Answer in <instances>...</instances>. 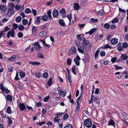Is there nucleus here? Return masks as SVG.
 <instances>
[{
	"mask_svg": "<svg viewBox=\"0 0 128 128\" xmlns=\"http://www.w3.org/2000/svg\"><path fill=\"white\" fill-rule=\"evenodd\" d=\"M81 44V45L78 48V50L80 53L83 54L84 52H86L87 50L86 47L83 43H82Z\"/></svg>",
	"mask_w": 128,
	"mask_h": 128,
	"instance_id": "1",
	"label": "nucleus"
},
{
	"mask_svg": "<svg viewBox=\"0 0 128 128\" xmlns=\"http://www.w3.org/2000/svg\"><path fill=\"white\" fill-rule=\"evenodd\" d=\"M84 123L85 126L88 128H90L92 125V121L89 118L86 119L84 121Z\"/></svg>",
	"mask_w": 128,
	"mask_h": 128,
	"instance_id": "2",
	"label": "nucleus"
},
{
	"mask_svg": "<svg viewBox=\"0 0 128 128\" xmlns=\"http://www.w3.org/2000/svg\"><path fill=\"white\" fill-rule=\"evenodd\" d=\"M15 35L14 31L13 29L9 31L7 34V37L9 38L10 37V36L12 38H14Z\"/></svg>",
	"mask_w": 128,
	"mask_h": 128,
	"instance_id": "3",
	"label": "nucleus"
},
{
	"mask_svg": "<svg viewBox=\"0 0 128 128\" xmlns=\"http://www.w3.org/2000/svg\"><path fill=\"white\" fill-rule=\"evenodd\" d=\"M34 46L35 50L38 51H40L42 48L39 44V42H36L34 43Z\"/></svg>",
	"mask_w": 128,
	"mask_h": 128,
	"instance_id": "4",
	"label": "nucleus"
},
{
	"mask_svg": "<svg viewBox=\"0 0 128 128\" xmlns=\"http://www.w3.org/2000/svg\"><path fill=\"white\" fill-rule=\"evenodd\" d=\"M82 42L83 43V44H84V46H88L89 48H91L92 46L89 42L87 40H86L85 38L84 37H83Z\"/></svg>",
	"mask_w": 128,
	"mask_h": 128,
	"instance_id": "5",
	"label": "nucleus"
},
{
	"mask_svg": "<svg viewBox=\"0 0 128 128\" xmlns=\"http://www.w3.org/2000/svg\"><path fill=\"white\" fill-rule=\"evenodd\" d=\"M80 59V58L78 55L76 56V58L74 59V61L75 62L77 66H78L80 65V63L79 61Z\"/></svg>",
	"mask_w": 128,
	"mask_h": 128,
	"instance_id": "6",
	"label": "nucleus"
},
{
	"mask_svg": "<svg viewBox=\"0 0 128 128\" xmlns=\"http://www.w3.org/2000/svg\"><path fill=\"white\" fill-rule=\"evenodd\" d=\"M76 48L74 46L72 47L70 49L68 54L69 56H70L71 54L75 53L76 52Z\"/></svg>",
	"mask_w": 128,
	"mask_h": 128,
	"instance_id": "7",
	"label": "nucleus"
},
{
	"mask_svg": "<svg viewBox=\"0 0 128 128\" xmlns=\"http://www.w3.org/2000/svg\"><path fill=\"white\" fill-rule=\"evenodd\" d=\"M40 41L42 43L44 46H45L44 47L45 48V49H48L50 47V46L49 44H46L44 40H41Z\"/></svg>",
	"mask_w": 128,
	"mask_h": 128,
	"instance_id": "8",
	"label": "nucleus"
},
{
	"mask_svg": "<svg viewBox=\"0 0 128 128\" xmlns=\"http://www.w3.org/2000/svg\"><path fill=\"white\" fill-rule=\"evenodd\" d=\"M58 92L60 96H64L66 94V92L65 90L62 91V90H58Z\"/></svg>",
	"mask_w": 128,
	"mask_h": 128,
	"instance_id": "9",
	"label": "nucleus"
},
{
	"mask_svg": "<svg viewBox=\"0 0 128 128\" xmlns=\"http://www.w3.org/2000/svg\"><path fill=\"white\" fill-rule=\"evenodd\" d=\"M15 12V10L12 8H9L8 9V12L7 14H10V15H12L14 14Z\"/></svg>",
	"mask_w": 128,
	"mask_h": 128,
	"instance_id": "10",
	"label": "nucleus"
},
{
	"mask_svg": "<svg viewBox=\"0 0 128 128\" xmlns=\"http://www.w3.org/2000/svg\"><path fill=\"white\" fill-rule=\"evenodd\" d=\"M19 107L20 110L21 111H23L26 109L25 105L22 103H20L19 104Z\"/></svg>",
	"mask_w": 128,
	"mask_h": 128,
	"instance_id": "11",
	"label": "nucleus"
},
{
	"mask_svg": "<svg viewBox=\"0 0 128 128\" xmlns=\"http://www.w3.org/2000/svg\"><path fill=\"white\" fill-rule=\"evenodd\" d=\"M53 16L55 18L57 17L58 15V12L57 10H54L52 13Z\"/></svg>",
	"mask_w": 128,
	"mask_h": 128,
	"instance_id": "12",
	"label": "nucleus"
},
{
	"mask_svg": "<svg viewBox=\"0 0 128 128\" xmlns=\"http://www.w3.org/2000/svg\"><path fill=\"white\" fill-rule=\"evenodd\" d=\"M29 63L30 64L32 65H34L37 66H39L40 64V63L38 62H30Z\"/></svg>",
	"mask_w": 128,
	"mask_h": 128,
	"instance_id": "13",
	"label": "nucleus"
},
{
	"mask_svg": "<svg viewBox=\"0 0 128 128\" xmlns=\"http://www.w3.org/2000/svg\"><path fill=\"white\" fill-rule=\"evenodd\" d=\"M2 6L0 8V10L2 12L4 13L6 12L7 10V8L3 4H2Z\"/></svg>",
	"mask_w": 128,
	"mask_h": 128,
	"instance_id": "14",
	"label": "nucleus"
},
{
	"mask_svg": "<svg viewBox=\"0 0 128 128\" xmlns=\"http://www.w3.org/2000/svg\"><path fill=\"white\" fill-rule=\"evenodd\" d=\"M121 60L122 61L123 60H126L128 58V56L125 54H123L121 56Z\"/></svg>",
	"mask_w": 128,
	"mask_h": 128,
	"instance_id": "15",
	"label": "nucleus"
},
{
	"mask_svg": "<svg viewBox=\"0 0 128 128\" xmlns=\"http://www.w3.org/2000/svg\"><path fill=\"white\" fill-rule=\"evenodd\" d=\"M58 20L59 24L60 25L62 26H65L66 24L63 19H60Z\"/></svg>",
	"mask_w": 128,
	"mask_h": 128,
	"instance_id": "16",
	"label": "nucleus"
},
{
	"mask_svg": "<svg viewBox=\"0 0 128 128\" xmlns=\"http://www.w3.org/2000/svg\"><path fill=\"white\" fill-rule=\"evenodd\" d=\"M80 109V106H79V103H78L76 105V108L74 110V112L76 114L77 113L79 110Z\"/></svg>",
	"mask_w": 128,
	"mask_h": 128,
	"instance_id": "17",
	"label": "nucleus"
},
{
	"mask_svg": "<svg viewBox=\"0 0 128 128\" xmlns=\"http://www.w3.org/2000/svg\"><path fill=\"white\" fill-rule=\"evenodd\" d=\"M42 20L44 22H46L48 19V17L46 15H44L42 16L41 17Z\"/></svg>",
	"mask_w": 128,
	"mask_h": 128,
	"instance_id": "18",
	"label": "nucleus"
},
{
	"mask_svg": "<svg viewBox=\"0 0 128 128\" xmlns=\"http://www.w3.org/2000/svg\"><path fill=\"white\" fill-rule=\"evenodd\" d=\"M77 68H78L76 67L75 66H73L71 69L72 72L75 75H76V73L75 72V70H76Z\"/></svg>",
	"mask_w": 128,
	"mask_h": 128,
	"instance_id": "19",
	"label": "nucleus"
},
{
	"mask_svg": "<svg viewBox=\"0 0 128 128\" xmlns=\"http://www.w3.org/2000/svg\"><path fill=\"white\" fill-rule=\"evenodd\" d=\"M80 6L78 4L75 3L74 4V10H78L80 8Z\"/></svg>",
	"mask_w": 128,
	"mask_h": 128,
	"instance_id": "20",
	"label": "nucleus"
},
{
	"mask_svg": "<svg viewBox=\"0 0 128 128\" xmlns=\"http://www.w3.org/2000/svg\"><path fill=\"white\" fill-rule=\"evenodd\" d=\"M122 114L124 119L126 120L128 119V115L126 113L123 112H122Z\"/></svg>",
	"mask_w": 128,
	"mask_h": 128,
	"instance_id": "21",
	"label": "nucleus"
},
{
	"mask_svg": "<svg viewBox=\"0 0 128 128\" xmlns=\"http://www.w3.org/2000/svg\"><path fill=\"white\" fill-rule=\"evenodd\" d=\"M102 49L103 50L108 48L111 49L112 48V47L110 46L108 44L104 45L102 47Z\"/></svg>",
	"mask_w": 128,
	"mask_h": 128,
	"instance_id": "22",
	"label": "nucleus"
},
{
	"mask_svg": "<svg viewBox=\"0 0 128 128\" xmlns=\"http://www.w3.org/2000/svg\"><path fill=\"white\" fill-rule=\"evenodd\" d=\"M8 6L10 8H12L14 9V5L13 3L10 2L8 4Z\"/></svg>",
	"mask_w": 128,
	"mask_h": 128,
	"instance_id": "23",
	"label": "nucleus"
},
{
	"mask_svg": "<svg viewBox=\"0 0 128 128\" xmlns=\"http://www.w3.org/2000/svg\"><path fill=\"white\" fill-rule=\"evenodd\" d=\"M16 57L14 56H12L11 57L8 59V60L9 61L12 62L15 61L16 60Z\"/></svg>",
	"mask_w": 128,
	"mask_h": 128,
	"instance_id": "24",
	"label": "nucleus"
},
{
	"mask_svg": "<svg viewBox=\"0 0 128 128\" xmlns=\"http://www.w3.org/2000/svg\"><path fill=\"white\" fill-rule=\"evenodd\" d=\"M96 30V28H93L91 29L88 32L90 34V35H92L94 32H95Z\"/></svg>",
	"mask_w": 128,
	"mask_h": 128,
	"instance_id": "25",
	"label": "nucleus"
},
{
	"mask_svg": "<svg viewBox=\"0 0 128 128\" xmlns=\"http://www.w3.org/2000/svg\"><path fill=\"white\" fill-rule=\"evenodd\" d=\"M20 75L21 78H24L25 76V73L23 71H21L20 72Z\"/></svg>",
	"mask_w": 128,
	"mask_h": 128,
	"instance_id": "26",
	"label": "nucleus"
},
{
	"mask_svg": "<svg viewBox=\"0 0 128 128\" xmlns=\"http://www.w3.org/2000/svg\"><path fill=\"white\" fill-rule=\"evenodd\" d=\"M118 39L116 38H112V44L114 45L118 43Z\"/></svg>",
	"mask_w": 128,
	"mask_h": 128,
	"instance_id": "27",
	"label": "nucleus"
},
{
	"mask_svg": "<svg viewBox=\"0 0 128 128\" xmlns=\"http://www.w3.org/2000/svg\"><path fill=\"white\" fill-rule=\"evenodd\" d=\"M100 52V50H97L95 53L94 54V58L95 59H96L98 58V54Z\"/></svg>",
	"mask_w": 128,
	"mask_h": 128,
	"instance_id": "28",
	"label": "nucleus"
},
{
	"mask_svg": "<svg viewBox=\"0 0 128 128\" xmlns=\"http://www.w3.org/2000/svg\"><path fill=\"white\" fill-rule=\"evenodd\" d=\"M32 33H33L35 34L36 32L37 31L36 28V26H33L32 27Z\"/></svg>",
	"mask_w": 128,
	"mask_h": 128,
	"instance_id": "29",
	"label": "nucleus"
},
{
	"mask_svg": "<svg viewBox=\"0 0 128 128\" xmlns=\"http://www.w3.org/2000/svg\"><path fill=\"white\" fill-rule=\"evenodd\" d=\"M22 20V17L20 16H18L16 17V22H20Z\"/></svg>",
	"mask_w": 128,
	"mask_h": 128,
	"instance_id": "30",
	"label": "nucleus"
},
{
	"mask_svg": "<svg viewBox=\"0 0 128 128\" xmlns=\"http://www.w3.org/2000/svg\"><path fill=\"white\" fill-rule=\"evenodd\" d=\"M1 89L2 91L4 92L7 94L9 93L10 92V90H8V88H1Z\"/></svg>",
	"mask_w": 128,
	"mask_h": 128,
	"instance_id": "31",
	"label": "nucleus"
},
{
	"mask_svg": "<svg viewBox=\"0 0 128 128\" xmlns=\"http://www.w3.org/2000/svg\"><path fill=\"white\" fill-rule=\"evenodd\" d=\"M75 44L77 45V47H78L80 46L81 45V44L82 43H81L80 42H79L77 40H76L75 41Z\"/></svg>",
	"mask_w": 128,
	"mask_h": 128,
	"instance_id": "32",
	"label": "nucleus"
},
{
	"mask_svg": "<svg viewBox=\"0 0 128 128\" xmlns=\"http://www.w3.org/2000/svg\"><path fill=\"white\" fill-rule=\"evenodd\" d=\"M24 27L22 25H20L18 26V28L20 31L23 30L24 29Z\"/></svg>",
	"mask_w": 128,
	"mask_h": 128,
	"instance_id": "33",
	"label": "nucleus"
},
{
	"mask_svg": "<svg viewBox=\"0 0 128 128\" xmlns=\"http://www.w3.org/2000/svg\"><path fill=\"white\" fill-rule=\"evenodd\" d=\"M41 18L40 16L37 17L36 18L35 22L37 24H38L40 23V20H41Z\"/></svg>",
	"mask_w": 128,
	"mask_h": 128,
	"instance_id": "34",
	"label": "nucleus"
},
{
	"mask_svg": "<svg viewBox=\"0 0 128 128\" xmlns=\"http://www.w3.org/2000/svg\"><path fill=\"white\" fill-rule=\"evenodd\" d=\"M60 14L62 15H64L66 13V11L64 8H62L60 11Z\"/></svg>",
	"mask_w": 128,
	"mask_h": 128,
	"instance_id": "35",
	"label": "nucleus"
},
{
	"mask_svg": "<svg viewBox=\"0 0 128 128\" xmlns=\"http://www.w3.org/2000/svg\"><path fill=\"white\" fill-rule=\"evenodd\" d=\"M6 33L4 31L2 30L0 32V39L2 37H4V36L5 35Z\"/></svg>",
	"mask_w": 128,
	"mask_h": 128,
	"instance_id": "36",
	"label": "nucleus"
},
{
	"mask_svg": "<svg viewBox=\"0 0 128 128\" xmlns=\"http://www.w3.org/2000/svg\"><path fill=\"white\" fill-rule=\"evenodd\" d=\"M6 112L8 114H11L12 112V111L10 107L8 106Z\"/></svg>",
	"mask_w": 128,
	"mask_h": 128,
	"instance_id": "37",
	"label": "nucleus"
},
{
	"mask_svg": "<svg viewBox=\"0 0 128 128\" xmlns=\"http://www.w3.org/2000/svg\"><path fill=\"white\" fill-rule=\"evenodd\" d=\"M84 53L85 54V59L86 60H87L89 58V56L88 54L87 53V51H86V52H84Z\"/></svg>",
	"mask_w": 128,
	"mask_h": 128,
	"instance_id": "38",
	"label": "nucleus"
},
{
	"mask_svg": "<svg viewBox=\"0 0 128 128\" xmlns=\"http://www.w3.org/2000/svg\"><path fill=\"white\" fill-rule=\"evenodd\" d=\"M72 60L70 58H68L67 60V64L68 65H70L71 64Z\"/></svg>",
	"mask_w": 128,
	"mask_h": 128,
	"instance_id": "39",
	"label": "nucleus"
},
{
	"mask_svg": "<svg viewBox=\"0 0 128 128\" xmlns=\"http://www.w3.org/2000/svg\"><path fill=\"white\" fill-rule=\"evenodd\" d=\"M22 24L23 25H26L28 23V21L26 19H24L22 21Z\"/></svg>",
	"mask_w": 128,
	"mask_h": 128,
	"instance_id": "40",
	"label": "nucleus"
},
{
	"mask_svg": "<svg viewBox=\"0 0 128 128\" xmlns=\"http://www.w3.org/2000/svg\"><path fill=\"white\" fill-rule=\"evenodd\" d=\"M110 25L108 23L105 24L104 25V28L106 29H109L110 28Z\"/></svg>",
	"mask_w": 128,
	"mask_h": 128,
	"instance_id": "41",
	"label": "nucleus"
},
{
	"mask_svg": "<svg viewBox=\"0 0 128 128\" xmlns=\"http://www.w3.org/2000/svg\"><path fill=\"white\" fill-rule=\"evenodd\" d=\"M42 76L44 78H46L48 77V74L47 72H45L43 74Z\"/></svg>",
	"mask_w": 128,
	"mask_h": 128,
	"instance_id": "42",
	"label": "nucleus"
},
{
	"mask_svg": "<svg viewBox=\"0 0 128 128\" xmlns=\"http://www.w3.org/2000/svg\"><path fill=\"white\" fill-rule=\"evenodd\" d=\"M112 35L111 34H108L107 36V40L108 41H110L112 38Z\"/></svg>",
	"mask_w": 128,
	"mask_h": 128,
	"instance_id": "43",
	"label": "nucleus"
},
{
	"mask_svg": "<svg viewBox=\"0 0 128 128\" xmlns=\"http://www.w3.org/2000/svg\"><path fill=\"white\" fill-rule=\"evenodd\" d=\"M115 67L116 70H120L122 69V67L121 66H118L117 65H116L114 66Z\"/></svg>",
	"mask_w": 128,
	"mask_h": 128,
	"instance_id": "44",
	"label": "nucleus"
},
{
	"mask_svg": "<svg viewBox=\"0 0 128 128\" xmlns=\"http://www.w3.org/2000/svg\"><path fill=\"white\" fill-rule=\"evenodd\" d=\"M118 19L116 17L112 20V23H117L118 22Z\"/></svg>",
	"mask_w": 128,
	"mask_h": 128,
	"instance_id": "45",
	"label": "nucleus"
},
{
	"mask_svg": "<svg viewBox=\"0 0 128 128\" xmlns=\"http://www.w3.org/2000/svg\"><path fill=\"white\" fill-rule=\"evenodd\" d=\"M66 17L68 19L70 22V20L72 18V14H69L67 15Z\"/></svg>",
	"mask_w": 128,
	"mask_h": 128,
	"instance_id": "46",
	"label": "nucleus"
},
{
	"mask_svg": "<svg viewBox=\"0 0 128 128\" xmlns=\"http://www.w3.org/2000/svg\"><path fill=\"white\" fill-rule=\"evenodd\" d=\"M122 47L124 48H126L128 46V44L127 43L124 42L122 44Z\"/></svg>",
	"mask_w": 128,
	"mask_h": 128,
	"instance_id": "47",
	"label": "nucleus"
},
{
	"mask_svg": "<svg viewBox=\"0 0 128 128\" xmlns=\"http://www.w3.org/2000/svg\"><path fill=\"white\" fill-rule=\"evenodd\" d=\"M12 97L10 95H8L7 96V99L9 101L11 102L12 100Z\"/></svg>",
	"mask_w": 128,
	"mask_h": 128,
	"instance_id": "48",
	"label": "nucleus"
},
{
	"mask_svg": "<svg viewBox=\"0 0 128 128\" xmlns=\"http://www.w3.org/2000/svg\"><path fill=\"white\" fill-rule=\"evenodd\" d=\"M12 27L13 28V30H16L18 28V26L16 24L14 23L12 25Z\"/></svg>",
	"mask_w": 128,
	"mask_h": 128,
	"instance_id": "49",
	"label": "nucleus"
},
{
	"mask_svg": "<svg viewBox=\"0 0 128 128\" xmlns=\"http://www.w3.org/2000/svg\"><path fill=\"white\" fill-rule=\"evenodd\" d=\"M6 118H8V124H11L12 123V120L9 117H7Z\"/></svg>",
	"mask_w": 128,
	"mask_h": 128,
	"instance_id": "50",
	"label": "nucleus"
},
{
	"mask_svg": "<svg viewBox=\"0 0 128 128\" xmlns=\"http://www.w3.org/2000/svg\"><path fill=\"white\" fill-rule=\"evenodd\" d=\"M123 48L122 46H118V50L120 52H121L123 50Z\"/></svg>",
	"mask_w": 128,
	"mask_h": 128,
	"instance_id": "51",
	"label": "nucleus"
},
{
	"mask_svg": "<svg viewBox=\"0 0 128 128\" xmlns=\"http://www.w3.org/2000/svg\"><path fill=\"white\" fill-rule=\"evenodd\" d=\"M45 32V31H43L40 32L39 34V36L41 37L44 36V33Z\"/></svg>",
	"mask_w": 128,
	"mask_h": 128,
	"instance_id": "52",
	"label": "nucleus"
},
{
	"mask_svg": "<svg viewBox=\"0 0 128 128\" xmlns=\"http://www.w3.org/2000/svg\"><path fill=\"white\" fill-rule=\"evenodd\" d=\"M52 81V78L49 79L47 82V84L48 86H50L51 85Z\"/></svg>",
	"mask_w": 128,
	"mask_h": 128,
	"instance_id": "53",
	"label": "nucleus"
},
{
	"mask_svg": "<svg viewBox=\"0 0 128 128\" xmlns=\"http://www.w3.org/2000/svg\"><path fill=\"white\" fill-rule=\"evenodd\" d=\"M90 21L92 22H97L98 21V19H94V18H91L90 19Z\"/></svg>",
	"mask_w": 128,
	"mask_h": 128,
	"instance_id": "54",
	"label": "nucleus"
},
{
	"mask_svg": "<svg viewBox=\"0 0 128 128\" xmlns=\"http://www.w3.org/2000/svg\"><path fill=\"white\" fill-rule=\"evenodd\" d=\"M77 38L78 40H83V38H81V36L80 34H78L77 35Z\"/></svg>",
	"mask_w": 128,
	"mask_h": 128,
	"instance_id": "55",
	"label": "nucleus"
},
{
	"mask_svg": "<svg viewBox=\"0 0 128 128\" xmlns=\"http://www.w3.org/2000/svg\"><path fill=\"white\" fill-rule=\"evenodd\" d=\"M68 79L69 81V82L71 83L72 82L71 80V76L70 74H68Z\"/></svg>",
	"mask_w": 128,
	"mask_h": 128,
	"instance_id": "56",
	"label": "nucleus"
},
{
	"mask_svg": "<svg viewBox=\"0 0 128 128\" xmlns=\"http://www.w3.org/2000/svg\"><path fill=\"white\" fill-rule=\"evenodd\" d=\"M38 57L40 58H44V56L41 53H38Z\"/></svg>",
	"mask_w": 128,
	"mask_h": 128,
	"instance_id": "57",
	"label": "nucleus"
},
{
	"mask_svg": "<svg viewBox=\"0 0 128 128\" xmlns=\"http://www.w3.org/2000/svg\"><path fill=\"white\" fill-rule=\"evenodd\" d=\"M35 75L36 77L38 78H40L41 76L40 73L39 72H36V73Z\"/></svg>",
	"mask_w": 128,
	"mask_h": 128,
	"instance_id": "58",
	"label": "nucleus"
},
{
	"mask_svg": "<svg viewBox=\"0 0 128 128\" xmlns=\"http://www.w3.org/2000/svg\"><path fill=\"white\" fill-rule=\"evenodd\" d=\"M59 118L56 116V117H55L54 119V121L55 122H56L57 123H58L59 121L60 120L58 119Z\"/></svg>",
	"mask_w": 128,
	"mask_h": 128,
	"instance_id": "59",
	"label": "nucleus"
},
{
	"mask_svg": "<svg viewBox=\"0 0 128 128\" xmlns=\"http://www.w3.org/2000/svg\"><path fill=\"white\" fill-rule=\"evenodd\" d=\"M72 126L71 124H68L64 128H72Z\"/></svg>",
	"mask_w": 128,
	"mask_h": 128,
	"instance_id": "60",
	"label": "nucleus"
},
{
	"mask_svg": "<svg viewBox=\"0 0 128 128\" xmlns=\"http://www.w3.org/2000/svg\"><path fill=\"white\" fill-rule=\"evenodd\" d=\"M50 97L49 96H47L45 97L44 98V101L45 102H48L49 98Z\"/></svg>",
	"mask_w": 128,
	"mask_h": 128,
	"instance_id": "61",
	"label": "nucleus"
},
{
	"mask_svg": "<svg viewBox=\"0 0 128 128\" xmlns=\"http://www.w3.org/2000/svg\"><path fill=\"white\" fill-rule=\"evenodd\" d=\"M63 114L64 113L62 112H61L60 113H57L56 114V116L58 117V118H59L61 116H62V115H63Z\"/></svg>",
	"mask_w": 128,
	"mask_h": 128,
	"instance_id": "62",
	"label": "nucleus"
},
{
	"mask_svg": "<svg viewBox=\"0 0 128 128\" xmlns=\"http://www.w3.org/2000/svg\"><path fill=\"white\" fill-rule=\"evenodd\" d=\"M100 54L101 56H104L105 55V52L104 51H102L100 52Z\"/></svg>",
	"mask_w": 128,
	"mask_h": 128,
	"instance_id": "63",
	"label": "nucleus"
},
{
	"mask_svg": "<svg viewBox=\"0 0 128 128\" xmlns=\"http://www.w3.org/2000/svg\"><path fill=\"white\" fill-rule=\"evenodd\" d=\"M31 12V10L29 8H27L25 10V12L26 13L28 14L30 12Z\"/></svg>",
	"mask_w": 128,
	"mask_h": 128,
	"instance_id": "64",
	"label": "nucleus"
}]
</instances>
